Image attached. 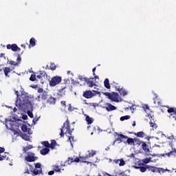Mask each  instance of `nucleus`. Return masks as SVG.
<instances>
[{
  "mask_svg": "<svg viewBox=\"0 0 176 176\" xmlns=\"http://www.w3.org/2000/svg\"><path fill=\"white\" fill-rule=\"evenodd\" d=\"M15 94H16L17 96L15 105L16 107H19V109H32V108H34V104L30 101L28 96L24 94L19 96V91H16Z\"/></svg>",
  "mask_w": 176,
  "mask_h": 176,
  "instance_id": "f257e3e1",
  "label": "nucleus"
},
{
  "mask_svg": "<svg viewBox=\"0 0 176 176\" xmlns=\"http://www.w3.org/2000/svg\"><path fill=\"white\" fill-rule=\"evenodd\" d=\"M64 134H68V137H71L72 135V130H71V126L69 125V120H67L64 124L63 126L60 128V137H64Z\"/></svg>",
  "mask_w": 176,
  "mask_h": 176,
  "instance_id": "f03ea898",
  "label": "nucleus"
},
{
  "mask_svg": "<svg viewBox=\"0 0 176 176\" xmlns=\"http://www.w3.org/2000/svg\"><path fill=\"white\" fill-rule=\"evenodd\" d=\"M102 94L112 102H119V94L117 92H103Z\"/></svg>",
  "mask_w": 176,
  "mask_h": 176,
  "instance_id": "7ed1b4c3",
  "label": "nucleus"
},
{
  "mask_svg": "<svg viewBox=\"0 0 176 176\" xmlns=\"http://www.w3.org/2000/svg\"><path fill=\"white\" fill-rule=\"evenodd\" d=\"M100 94H101V92H100L98 91L86 90V91H83L82 97H84V98L90 99V98H93V97H94L96 96H100Z\"/></svg>",
  "mask_w": 176,
  "mask_h": 176,
  "instance_id": "20e7f679",
  "label": "nucleus"
},
{
  "mask_svg": "<svg viewBox=\"0 0 176 176\" xmlns=\"http://www.w3.org/2000/svg\"><path fill=\"white\" fill-rule=\"evenodd\" d=\"M68 80H66L65 83L62 84L61 89L58 90L56 96L58 98H63L64 96H65V93L67 92V89L68 88V84L67 83Z\"/></svg>",
  "mask_w": 176,
  "mask_h": 176,
  "instance_id": "39448f33",
  "label": "nucleus"
},
{
  "mask_svg": "<svg viewBox=\"0 0 176 176\" xmlns=\"http://www.w3.org/2000/svg\"><path fill=\"white\" fill-rule=\"evenodd\" d=\"M166 108H167L168 113H170V116L176 120V107H170L168 106H163L161 109L162 112H164L166 111Z\"/></svg>",
  "mask_w": 176,
  "mask_h": 176,
  "instance_id": "423d86ee",
  "label": "nucleus"
},
{
  "mask_svg": "<svg viewBox=\"0 0 176 176\" xmlns=\"http://www.w3.org/2000/svg\"><path fill=\"white\" fill-rule=\"evenodd\" d=\"M78 79L82 82H85L89 87H93L94 86V78H89L87 77H83V76H79Z\"/></svg>",
  "mask_w": 176,
  "mask_h": 176,
  "instance_id": "0eeeda50",
  "label": "nucleus"
},
{
  "mask_svg": "<svg viewBox=\"0 0 176 176\" xmlns=\"http://www.w3.org/2000/svg\"><path fill=\"white\" fill-rule=\"evenodd\" d=\"M61 80H63L61 76H55L51 78L50 81V86H51V87H54V86L60 85V83H61Z\"/></svg>",
  "mask_w": 176,
  "mask_h": 176,
  "instance_id": "6e6552de",
  "label": "nucleus"
},
{
  "mask_svg": "<svg viewBox=\"0 0 176 176\" xmlns=\"http://www.w3.org/2000/svg\"><path fill=\"white\" fill-rule=\"evenodd\" d=\"M41 144L45 148H50L51 149H54V148H56V146L57 145V142H56V140H52L51 141V144L49 143V141H44Z\"/></svg>",
  "mask_w": 176,
  "mask_h": 176,
  "instance_id": "1a4fd4ad",
  "label": "nucleus"
},
{
  "mask_svg": "<svg viewBox=\"0 0 176 176\" xmlns=\"http://www.w3.org/2000/svg\"><path fill=\"white\" fill-rule=\"evenodd\" d=\"M116 135H118V137H121V138H122V140H126V144H128L129 145H134V139L131 138H129L123 134H119L117 132L116 133Z\"/></svg>",
  "mask_w": 176,
  "mask_h": 176,
  "instance_id": "9d476101",
  "label": "nucleus"
},
{
  "mask_svg": "<svg viewBox=\"0 0 176 176\" xmlns=\"http://www.w3.org/2000/svg\"><path fill=\"white\" fill-rule=\"evenodd\" d=\"M25 160L31 163L32 162H35V160H38V157H35V154L34 153L28 152V155L25 157Z\"/></svg>",
  "mask_w": 176,
  "mask_h": 176,
  "instance_id": "9b49d317",
  "label": "nucleus"
},
{
  "mask_svg": "<svg viewBox=\"0 0 176 176\" xmlns=\"http://www.w3.org/2000/svg\"><path fill=\"white\" fill-rule=\"evenodd\" d=\"M35 100L36 101H38V102H41V101H46V100H47V92L44 91V92L38 95Z\"/></svg>",
  "mask_w": 176,
  "mask_h": 176,
  "instance_id": "f8f14e48",
  "label": "nucleus"
},
{
  "mask_svg": "<svg viewBox=\"0 0 176 176\" xmlns=\"http://www.w3.org/2000/svg\"><path fill=\"white\" fill-rule=\"evenodd\" d=\"M6 48L8 50H11L12 52H20L21 49L20 47H19V46H17V44H8L6 45Z\"/></svg>",
  "mask_w": 176,
  "mask_h": 176,
  "instance_id": "ddd939ff",
  "label": "nucleus"
},
{
  "mask_svg": "<svg viewBox=\"0 0 176 176\" xmlns=\"http://www.w3.org/2000/svg\"><path fill=\"white\" fill-rule=\"evenodd\" d=\"M14 68H15L14 67H12L11 68L9 67H3V71L4 72L5 76H6V78H10V76L9 75V74H10V72H12V71H13Z\"/></svg>",
  "mask_w": 176,
  "mask_h": 176,
  "instance_id": "4468645a",
  "label": "nucleus"
},
{
  "mask_svg": "<svg viewBox=\"0 0 176 176\" xmlns=\"http://www.w3.org/2000/svg\"><path fill=\"white\" fill-rule=\"evenodd\" d=\"M116 89L117 91L119 92L120 96H122L123 97H124V96H127V94H129V92L126 91V89L120 88V87L116 86Z\"/></svg>",
  "mask_w": 176,
  "mask_h": 176,
  "instance_id": "2eb2a0df",
  "label": "nucleus"
},
{
  "mask_svg": "<svg viewBox=\"0 0 176 176\" xmlns=\"http://www.w3.org/2000/svg\"><path fill=\"white\" fill-rule=\"evenodd\" d=\"M104 108H105L106 111H107V112H111L112 111H116V107L113 106L111 103H107L106 107Z\"/></svg>",
  "mask_w": 176,
  "mask_h": 176,
  "instance_id": "dca6fc26",
  "label": "nucleus"
},
{
  "mask_svg": "<svg viewBox=\"0 0 176 176\" xmlns=\"http://www.w3.org/2000/svg\"><path fill=\"white\" fill-rule=\"evenodd\" d=\"M141 146L142 149H143L144 151L146 152V153H149L151 152L149 150V145H148L146 142H142Z\"/></svg>",
  "mask_w": 176,
  "mask_h": 176,
  "instance_id": "f3484780",
  "label": "nucleus"
},
{
  "mask_svg": "<svg viewBox=\"0 0 176 176\" xmlns=\"http://www.w3.org/2000/svg\"><path fill=\"white\" fill-rule=\"evenodd\" d=\"M49 152H50V148H44L40 151V153L43 156H45V155H47Z\"/></svg>",
  "mask_w": 176,
  "mask_h": 176,
  "instance_id": "a211bd4d",
  "label": "nucleus"
},
{
  "mask_svg": "<svg viewBox=\"0 0 176 176\" xmlns=\"http://www.w3.org/2000/svg\"><path fill=\"white\" fill-rule=\"evenodd\" d=\"M134 135H136V137H138L139 138H144V137H146V134L144 133V131L135 133Z\"/></svg>",
  "mask_w": 176,
  "mask_h": 176,
  "instance_id": "6ab92c4d",
  "label": "nucleus"
},
{
  "mask_svg": "<svg viewBox=\"0 0 176 176\" xmlns=\"http://www.w3.org/2000/svg\"><path fill=\"white\" fill-rule=\"evenodd\" d=\"M135 168L139 169L141 173H145V171H146V169L148 168V166H146V165L142 166H135Z\"/></svg>",
  "mask_w": 176,
  "mask_h": 176,
  "instance_id": "aec40b11",
  "label": "nucleus"
},
{
  "mask_svg": "<svg viewBox=\"0 0 176 176\" xmlns=\"http://www.w3.org/2000/svg\"><path fill=\"white\" fill-rule=\"evenodd\" d=\"M85 120H86L87 124H91V123H93V122H94V119L93 118H91L89 116H86Z\"/></svg>",
  "mask_w": 176,
  "mask_h": 176,
  "instance_id": "412c9836",
  "label": "nucleus"
},
{
  "mask_svg": "<svg viewBox=\"0 0 176 176\" xmlns=\"http://www.w3.org/2000/svg\"><path fill=\"white\" fill-rule=\"evenodd\" d=\"M47 103L50 104V105H54V104H56V98H54V97L51 96L47 100Z\"/></svg>",
  "mask_w": 176,
  "mask_h": 176,
  "instance_id": "4be33fe9",
  "label": "nucleus"
},
{
  "mask_svg": "<svg viewBox=\"0 0 176 176\" xmlns=\"http://www.w3.org/2000/svg\"><path fill=\"white\" fill-rule=\"evenodd\" d=\"M30 45H29V47H31V46L32 47H34V46H35L36 45L35 38L32 37V38H30Z\"/></svg>",
  "mask_w": 176,
  "mask_h": 176,
  "instance_id": "5701e85b",
  "label": "nucleus"
},
{
  "mask_svg": "<svg viewBox=\"0 0 176 176\" xmlns=\"http://www.w3.org/2000/svg\"><path fill=\"white\" fill-rule=\"evenodd\" d=\"M104 87L106 89H111V85H109V80L108 78H106L104 81Z\"/></svg>",
  "mask_w": 176,
  "mask_h": 176,
  "instance_id": "b1692460",
  "label": "nucleus"
},
{
  "mask_svg": "<svg viewBox=\"0 0 176 176\" xmlns=\"http://www.w3.org/2000/svg\"><path fill=\"white\" fill-rule=\"evenodd\" d=\"M146 167L148 169V171H152V173H156V170H157V168L155 166H151L149 165H146Z\"/></svg>",
  "mask_w": 176,
  "mask_h": 176,
  "instance_id": "393cba45",
  "label": "nucleus"
},
{
  "mask_svg": "<svg viewBox=\"0 0 176 176\" xmlns=\"http://www.w3.org/2000/svg\"><path fill=\"white\" fill-rule=\"evenodd\" d=\"M7 64L10 65H14V67H19V63L14 60H8Z\"/></svg>",
  "mask_w": 176,
  "mask_h": 176,
  "instance_id": "a878e982",
  "label": "nucleus"
},
{
  "mask_svg": "<svg viewBox=\"0 0 176 176\" xmlns=\"http://www.w3.org/2000/svg\"><path fill=\"white\" fill-rule=\"evenodd\" d=\"M21 137L23 140H25V141H30V136L27 134H22Z\"/></svg>",
  "mask_w": 176,
  "mask_h": 176,
  "instance_id": "bb28decb",
  "label": "nucleus"
},
{
  "mask_svg": "<svg viewBox=\"0 0 176 176\" xmlns=\"http://www.w3.org/2000/svg\"><path fill=\"white\" fill-rule=\"evenodd\" d=\"M21 130L22 131H23L24 133H27V131H28V126H27L26 124H22L21 126Z\"/></svg>",
  "mask_w": 176,
  "mask_h": 176,
  "instance_id": "cd10ccee",
  "label": "nucleus"
},
{
  "mask_svg": "<svg viewBox=\"0 0 176 176\" xmlns=\"http://www.w3.org/2000/svg\"><path fill=\"white\" fill-rule=\"evenodd\" d=\"M149 124H150V127H152L153 130H155V129H157V124H156V123L151 121Z\"/></svg>",
  "mask_w": 176,
  "mask_h": 176,
  "instance_id": "c85d7f7f",
  "label": "nucleus"
},
{
  "mask_svg": "<svg viewBox=\"0 0 176 176\" xmlns=\"http://www.w3.org/2000/svg\"><path fill=\"white\" fill-rule=\"evenodd\" d=\"M41 173H42V168H41V170H38V169L35 168L33 170V174L34 175H38V174H41Z\"/></svg>",
  "mask_w": 176,
  "mask_h": 176,
  "instance_id": "c756f323",
  "label": "nucleus"
},
{
  "mask_svg": "<svg viewBox=\"0 0 176 176\" xmlns=\"http://www.w3.org/2000/svg\"><path fill=\"white\" fill-rule=\"evenodd\" d=\"M129 119H130V116H124L120 117V120H121V122H123L124 120H129Z\"/></svg>",
  "mask_w": 176,
  "mask_h": 176,
  "instance_id": "7c9ffc66",
  "label": "nucleus"
},
{
  "mask_svg": "<svg viewBox=\"0 0 176 176\" xmlns=\"http://www.w3.org/2000/svg\"><path fill=\"white\" fill-rule=\"evenodd\" d=\"M56 64L53 63H50V69L52 70V71H56Z\"/></svg>",
  "mask_w": 176,
  "mask_h": 176,
  "instance_id": "2f4dec72",
  "label": "nucleus"
},
{
  "mask_svg": "<svg viewBox=\"0 0 176 176\" xmlns=\"http://www.w3.org/2000/svg\"><path fill=\"white\" fill-rule=\"evenodd\" d=\"M30 80H31V82H35L36 80V76L35 74H32L30 77Z\"/></svg>",
  "mask_w": 176,
  "mask_h": 176,
  "instance_id": "473e14b6",
  "label": "nucleus"
},
{
  "mask_svg": "<svg viewBox=\"0 0 176 176\" xmlns=\"http://www.w3.org/2000/svg\"><path fill=\"white\" fill-rule=\"evenodd\" d=\"M8 157V155H6V153H3V155L0 154V161L5 160Z\"/></svg>",
  "mask_w": 176,
  "mask_h": 176,
  "instance_id": "72a5a7b5",
  "label": "nucleus"
},
{
  "mask_svg": "<svg viewBox=\"0 0 176 176\" xmlns=\"http://www.w3.org/2000/svg\"><path fill=\"white\" fill-rule=\"evenodd\" d=\"M151 160V157H148V158H145L142 160V162L144 164H148V163H149Z\"/></svg>",
  "mask_w": 176,
  "mask_h": 176,
  "instance_id": "f704fd0d",
  "label": "nucleus"
},
{
  "mask_svg": "<svg viewBox=\"0 0 176 176\" xmlns=\"http://www.w3.org/2000/svg\"><path fill=\"white\" fill-rule=\"evenodd\" d=\"M122 137L118 136V138L114 140V144L115 142H118V144H120V142H123V140H122Z\"/></svg>",
  "mask_w": 176,
  "mask_h": 176,
  "instance_id": "c9c22d12",
  "label": "nucleus"
},
{
  "mask_svg": "<svg viewBox=\"0 0 176 176\" xmlns=\"http://www.w3.org/2000/svg\"><path fill=\"white\" fill-rule=\"evenodd\" d=\"M96 155V151H92L91 153H89L87 155V157H93Z\"/></svg>",
  "mask_w": 176,
  "mask_h": 176,
  "instance_id": "e433bc0d",
  "label": "nucleus"
},
{
  "mask_svg": "<svg viewBox=\"0 0 176 176\" xmlns=\"http://www.w3.org/2000/svg\"><path fill=\"white\" fill-rule=\"evenodd\" d=\"M16 63H18V65L20 64V63H21V54L17 55Z\"/></svg>",
  "mask_w": 176,
  "mask_h": 176,
  "instance_id": "4c0bfd02",
  "label": "nucleus"
},
{
  "mask_svg": "<svg viewBox=\"0 0 176 176\" xmlns=\"http://www.w3.org/2000/svg\"><path fill=\"white\" fill-rule=\"evenodd\" d=\"M124 164H126V162H124V160L120 159L119 166H124Z\"/></svg>",
  "mask_w": 176,
  "mask_h": 176,
  "instance_id": "58836bf2",
  "label": "nucleus"
},
{
  "mask_svg": "<svg viewBox=\"0 0 176 176\" xmlns=\"http://www.w3.org/2000/svg\"><path fill=\"white\" fill-rule=\"evenodd\" d=\"M74 162H75V160L74 158L68 157L67 159L68 164H71V163H74Z\"/></svg>",
  "mask_w": 176,
  "mask_h": 176,
  "instance_id": "ea45409f",
  "label": "nucleus"
},
{
  "mask_svg": "<svg viewBox=\"0 0 176 176\" xmlns=\"http://www.w3.org/2000/svg\"><path fill=\"white\" fill-rule=\"evenodd\" d=\"M54 171H56L57 173H61V169L60 168V166H56L54 168Z\"/></svg>",
  "mask_w": 176,
  "mask_h": 176,
  "instance_id": "a19ab883",
  "label": "nucleus"
},
{
  "mask_svg": "<svg viewBox=\"0 0 176 176\" xmlns=\"http://www.w3.org/2000/svg\"><path fill=\"white\" fill-rule=\"evenodd\" d=\"M14 135H17V136H19V135H20V134H21V131H16V130H14Z\"/></svg>",
  "mask_w": 176,
  "mask_h": 176,
  "instance_id": "79ce46f5",
  "label": "nucleus"
},
{
  "mask_svg": "<svg viewBox=\"0 0 176 176\" xmlns=\"http://www.w3.org/2000/svg\"><path fill=\"white\" fill-rule=\"evenodd\" d=\"M28 115L30 118H34V114L32 113V111H28Z\"/></svg>",
  "mask_w": 176,
  "mask_h": 176,
  "instance_id": "37998d69",
  "label": "nucleus"
},
{
  "mask_svg": "<svg viewBox=\"0 0 176 176\" xmlns=\"http://www.w3.org/2000/svg\"><path fill=\"white\" fill-rule=\"evenodd\" d=\"M135 142L136 143V145H142L144 141L135 140Z\"/></svg>",
  "mask_w": 176,
  "mask_h": 176,
  "instance_id": "c03bdc74",
  "label": "nucleus"
},
{
  "mask_svg": "<svg viewBox=\"0 0 176 176\" xmlns=\"http://www.w3.org/2000/svg\"><path fill=\"white\" fill-rule=\"evenodd\" d=\"M167 156L170 157V156H173L174 155V151H170L169 153H166Z\"/></svg>",
  "mask_w": 176,
  "mask_h": 176,
  "instance_id": "a18cd8bd",
  "label": "nucleus"
},
{
  "mask_svg": "<svg viewBox=\"0 0 176 176\" xmlns=\"http://www.w3.org/2000/svg\"><path fill=\"white\" fill-rule=\"evenodd\" d=\"M41 167V163L36 164V165H35L36 168H40V170H41V168H42Z\"/></svg>",
  "mask_w": 176,
  "mask_h": 176,
  "instance_id": "49530a36",
  "label": "nucleus"
},
{
  "mask_svg": "<svg viewBox=\"0 0 176 176\" xmlns=\"http://www.w3.org/2000/svg\"><path fill=\"white\" fill-rule=\"evenodd\" d=\"M60 104H61V105H63V107H65H65H67L66 102L64 100L61 101Z\"/></svg>",
  "mask_w": 176,
  "mask_h": 176,
  "instance_id": "de8ad7c7",
  "label": "nucleus"
},
{
  "mask_svg": "<svg viewBox=\"0 0 176 176\" xmlns=\"http://www.w3.org/2000/svg\"><path fill=\"white\" fill-rule=\"evenodd\" d=\"M40 75L41 76H46V73L43 71H40Z\"/></svg>",
  "mask_w": 176,
  "mask_h": 176,
  "instance_id": "09e8293b",
  "label": "nucleus"
},
{
  "mask_svg": "<svg viewBox=\"0 0 176 176\" xmlns=\"http://www.w3.org/2000/svg\"><path fill=\"white\" fill-rule=\"evenodd\" d=\"M3 152H5V148L0 147V155H1V153H3Z\"/></svg>",
  "mask_w": 176,
  "mask_h": 176,
  "instance_id": "8fccbe9b",
  "label": "nucleus"
},
{
  "mask_svg": "<svg viewBox=\"0 0 176 176\" xmlns=\"http://www.w3.org/2000/svg\"><path fill=\"white\" fill-rule=\"evenodd\" d=\"M45 91H43V89H42V88H38V93H44Z\"/></svg>",
  "mask_w": 176,
  "mask_h": 176,
  "instance_id": "3c124183",
  "label": "nucleus"
},
{
  "mask_svg": "<svg viewBox=\"0 0 176 176\" xmlns=\"http://www.w3.org/2000/svg\"><path fill=\"white\" fill-rule=\"evenodd\" d=\"M22 119H23V120H27V119H28V116L27 115H23Z\"/></svg>",
  "mask_w": 176,
  "mask_h": 176,
  "instance_id": "603ef678",
  "label": "nucleus"
},
{
  "mask_svg": "<svg viewBox=\"0 0 176 176\" xmlns=\"http://www.w3.org/2000/svg\"><path fill=\"white\" fill-rule=\"evenodd\" d=\"M113 162H114V163H116V164H119L120 160H114Z\"/></svg>",
  "mask_w": 176,
  "mask_h": 176,
  "instance_id": "864d4df0",
  "label": "nucleus"
},
{
  "mask_svg": "<svg viewBox=\"0 0 176 176\" xmlns=\"http://www.w3.org/2000/svg\"><path fill=\"white\" fill-rule=\"evenodd\" d=\"M53 174H54V170H51L48 172V175H53Z\"/></svg>",
  "mask_w": 176,
  "mask_h": 176,
  "instance_id": "5fc2aeb1",
  "label": "nucleus"
},
{
  "mask_svg": "<svg viewBox=\"0 0 176 176\" xmlns=\"http://www.w3.org/2000/svg\"><path fill=\"white\" fill-rule=\"evenodd\" d=\"M79 161H80L79 157H77L74 158V162H76V163H79Z\"/></svg>",
  "mask_w": 176,
  "mask_h": 176,
  "instance_id": "6e6d98bb",
  "label": "nucleus"
},
{
  "mask_svg": "<svg viewBox=\"0 0 176 176\" xmlns=\"http://www.w3.org/2000/svg\"><path fill=\"white\" fill-rule=\"evenodd\" d=\"M2 57H3V58H6L5 57V54H3V53L0 54V58H2Z\"/></svg>",
  "mask_w": 176,
  "mask_h": 176,
  "instance_id": "4d7b16f0",
  "label": "nucleus"
},
{
  "mask_svg": "<svg viewBox=\"0 0 176 176\" xmlns=\"http://www.w3.org/2000/svg\"><path fill=\"white\" fill-rule=\"evenodd\" d=\"M92 72H93V75L95 76L96 75V67H94L92 69Z\"/></svg>",
  "mask_w": 176,
  "mask_h": 176,
  "instance_id": "13d9d810",
  "label": "nucleus"
},
{
  "mask_svg": "<svg viewBox=\"0 0 176 176\" xmlns=\"http://www.w3.org/2000/svg\"><path fill=\"white\" fill-rule=\"evenodd\" d=\"M28 151H30V149L28 148V146H26V147H25V148H23V151H24V152H27Z\"/></svg>",
  "mask_w": 176,
  "mask_h": 176,
  "instance_id": "bf43d9fd",
  "label": "nucleus"
},
{
  "mask_svg": "<svg viewBox=\"0 0 176 176\" xmlns=\"http://www.w3.org/2000/svg\"><path fill=\"white\" fill-rule=\"evenodd\" d=\"M32 148H33V146H32V145H31V144H30V145L28 146V148H29V150H30V149H32Z\"/></svg>",
  "mask_w": 176,
  "mask_h": 176,
  "instance_id": "052dcab7",
  "label": "nucleus"
},
{
  "mask_svg": "<svg viewBox=\"0 0 176 176\" xmlns=\"http://www.w3.org/2000/svg\"><path fill=\"white\" fill-rule=\"evenodd\" d=\"M25 174H30V170L28 169H26Z\"/></svg>",
  "mask_w": 176,
  "mask_h": 176,
  "instance_id": "680f3d73",
  "label": "nucleus"
},
{
  "mask_svg": "<svg viewBox=\"0 0 176 176\" xmlns=\"http://www.w3.org/2000/svg\"><path fill=\"white\" fill-rule=\"evenodd\" d=\"M37 78H38V79H42V76H41V74H40V75H38V76H37Z\"/></svg>",
  "mask_w": 176,
  "mask_h": 176,
  "instance_id": "e2e57ef3",
  "label": "nucleus"
},
{
  "mask_svg": "<svg viewBox=\"0 0 176 176\" xmlns=\"http://www.w3.org/2000/svg\"><path fill=\"white\" fill-rule=\"evenodd\" d=\"M103 175L104 176H111V175H109V173H104Z\"/></svg>",
  "mask_w": 176,
  "mask_h": 176,
  "instance_id": "0e129e2a",
  "label": "nucleus"
},
{
  "mask_svg": "<svg viewBox=\"0 0 176 176\" xmlns=\"http://www.w3.org/2000/svg\"><path fill=\"white\" fill-rule=\"evenodd\" d=\"M13 111H14V112H17V109H16V107H14V108L13 109Z\"/></svg>",
  "mask_w": 176,
  "mask_h": 176,
  "instance_id": "69168bd1",
  "label": "nucleus"
},
{
  "mask_svg": "<svg viewBox=\"0 0 176 176\" xmlns=\"http://www.w3.org/2000/svg\"><path fill=\"white\" fill-rule=\"evenodd\" d=\"M21 46V47H23V49H25V45L22 44Z\"/></svg>",
  "mask_w": 176,
  "mask_h": 176,
  "instance_id": "338daca9",
  "label": "nucleus"
},
{
  "mask_svg": "<svg viewBox=\"0 0 176 176\" xmlns=\"http://www.w3.org/2000/svg\"><path fill=\"white\" fill-rule=\"evenodd\" d=\"M172 152H173V155H175V153H176V148H174V150L172 151Z\"/></svg>",
  "mask_w": 176,
  "mask_h": 176,
  "instance_id": "774afa93",
  "label": "nucleus"
}]
</instances>
